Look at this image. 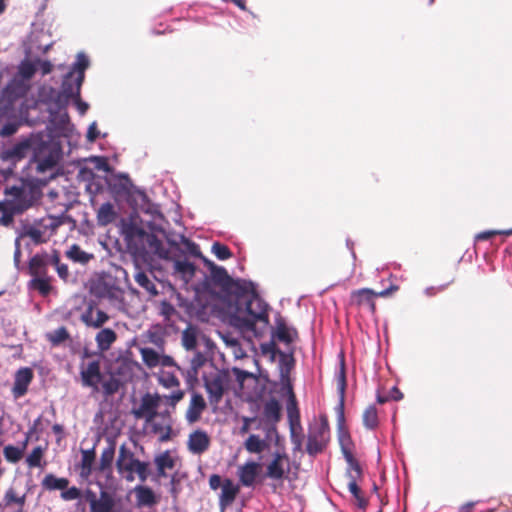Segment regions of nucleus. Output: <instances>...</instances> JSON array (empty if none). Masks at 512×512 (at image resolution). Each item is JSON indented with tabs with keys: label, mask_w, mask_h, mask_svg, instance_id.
Here are the masks:
<instances>
[{
	"label": "nucleus",
	"mask_w": 512,
	"mask_h": 512,
	"mask_svg": "<svg viewBox=\"0 0 512 512\" xmlns=\"http://www.w3.org/2000/svg\"><path fill=\"white\" fill-rule=\"evenodd\" d=\"M45 452L46 447L44 446L39 445L33 448L25 459L27 466L29 468H44L46 464L44 461Z\"/></svg>",
	"instance_id": "obj_26"
},
{
	"label": "nucleus",
	"mask_w": 512,
	"mask_h": 512,
	"mask_svg": "<svg viewBox=\"0 0 512 512\" xmlns=\"http://www.w3.org/2000/svg\"><path fill=\"white\" fill-rule=\"evenodd\" d=\"M104 393L107 395H111L115 393L119 388V383L115 379H110L102 383Z\"/></svg>",
	"instance_id": "obj_53"
},
{
	"label": "nucleus",
	"mask_w": 512,
	"mask_h": 512,
	"mask_svg": "<svg viewBox=\"0 0 512 512\" xmlns=\"http://www.w3.org/2000/svg\"><path fill=\"white\" fill-rule=\"evenodd\" d=\"M140 354L143 362L149 367L154 368L159 366L160 354L152 348L144 347L140 348Z\"/></svg>",
	"instance_id": "obj_36"
},
{
	"label": "nucleus",
	"mask_w": 512,
	"mask_h": 512,
	"mask_svg": "<svg viewBox=\"0 0 512 512\" xmlns=\"http://www.w3.org/2000/svg\"><path fill=\"white\" fill-rule=\"evenodd\" d=\"M389 397H390L391 399H393V400L398 401V400L402 399L403 394L400 392V390H399L397 387H393V388L391 389V392H390Z\"/></svg>",
	"instance_id": "obj_63"
},
{
	"label": "nucleus",
	"mask_w": 512,
	"mask_h": 512,
	"mask_svg": "<svg viewBox=\"0 0 512 512\" xmlns=\"http://www.w3.org/2000/svg\"><path fill=\"white\" fill-rule=\"evenodd\" d=\"M337 390L339 393V403L336 407L337 410V421L340 427L339 433V443L341 447V451L343 456L349 466L348 469L356 468L358 471L360 464L358 460L355 458L353 450L354 444L348 432L342 431V426L344 424V403H345V390H346V372H345V363L342 358L340 363L339 373L337 375Z\"/></svg>",
	"instance_id": "obj_4"
},
{
	"label": "nucleus",
	"mask_w": 512,
	"mask_h": 512,
	"mask_svg": "<svg viewBox=\"0 0 512 512\" xmlns=\"http://www.w3.org/2000/svg\"><path fill=\"white\" fill-rule=\"evenodd\" d=\"M66 255L69 259H71L74 262L86 264L89 262L93 255L85 252L77 245H72L66 252Z\"/></svg>",
	"instance_id": "obj_34"
},
{
	"label": "nucleus",
	"mask_w": 512,
	"mask_h": 512,
	"mask_svg": "<svg viewBox=\"0 0 512 512\" xmlns=\"http://www.w3.org/2000/svg\"><path fill=\"white\" fill-rule=\"evenodd\" d=\"M305 439L303 461L311 465L313 458L323 453L330 442V427L325 414L319 416V421L309 424Z\"/></svg>",
	"instance_id": "obj_5"
},
{
	"label": "nucleus",
	"mask_w": 512,
	"mask_h": 512,
	"mask_svg": "<svg viewBox=\"0 0 512 512\" xmlns=\"http://www.w3.org/2000/svg\"><path fill=\"white\" fill-rule=\"evenodd\" d=\"M239 292L227 303L225 314L229 324L244 337H261L268 331V305L256 293L254 285L243 282Z\"/></svg>",
	"instance_id": "obj_1"
},
{
	"label": "nucleus",
	"mask_w": 512,
	"mask_h": 512,
	"mask_svg": "<svg viewBox=\"0 0 512 512\" xmlns=\"http://www.w3.org/2000/svg\"><path fill=\"white\" fill-rule=\"evenodd\" d=\"M222 480L221 477L218 475H212L209 479V485L212 489L216 490L219 487L222 488Z\"/></svg>",
	"instance_id": "obj_61"
},
{
	"label": "nucleus",
	"mask_w": 512,
	"mask_h": 512,
	"mask_svg": "<svg viewBox=\"0 0 512 512\" xmlns=\"http://www.w3.org/2000/svg\"><path fill=\"white\" fill-rule=\"evenodd\" d=\"M159 365L163 367H171L175 365L172 357L164 354H160Z\"/></svg>",
	"instance_id": "obj_59"
},
{
	"label": "nucleus",
	"mask_w": 512,
	"mask_h": 512,
	"mask_svg": "<svg viewBox=\"0 0 512 512\" xmlns=\"http://www.w3.org/2000/svg\"><path fill=\"white\" fill-rule=\"evenodd\" d=\"M187 446L191 453L196 455L202 454L210 446V437L203 430H195L189 435Z\"/></svg>",
	"instance_id": "obj_19"
},
{
	"label": "nucleus",
	"mask_w": 512,
	"mask_h": 512,
	"mask_svg": "<svg viewBox=\"0 0 512 512\" xmlns=\"http://www.w3.org/2000/svg\"><path fill=\"white\" fill-rule=\"evenodd\" d=\"M69 481L66 478H58L53 474L44 477L42 485L48 490H64L68 487Z\"/></svg>",
	"instance_id": "obj_33"
},
{
	"label": "nucleus",
	"mask_w": 512,
	"mask_h": 512,
	"mask_svg": "<svg viewBox=\"0 0 512 512\" xmlns=\"http://www.w3.org/2000/svg\"><path fill=\"white\" fill-rule=\"evenodd\" d=\"M135 493L139 505L150 506L155 503V495L153 491L145 486H137Z\"/></svg>",
	"instance_id": "obj_35"
},
{
	"label": "nucleus",
	"mask_w": 512,
	"mask_h": 512,
	"mask_svg": "<svg viewBox=\"0 0 512 512\" xmlns=\"http://www.w3.org/2000/svg\"><path fill=\"white\" fill-rule=\"evenodd\" d=\"M81 320L87 325L92 326L94 328H99L103 324H105L109 317L108 315L101 310H94L92 307H89L82 315Z\"/></svg>",
	"instance_id": "obj_22"
},
{
	"label": "nucleus",
	"mask_w": 512,
	"mask_h": 512,
	"mask_svg": "<svg viewBox=\"0 0 512 512\" xmlns=\"http://www.w3.org/2000/svg\"><path fill=\"white\" fill-rule=\"evenodd\" d=\"M163 398L157 393H146L140 401L134 405L132 414L136 419H142L147 422L149 419L158 414Z\"/></svg>",
	"instance_id": "obj_13"
},
{
	"label": "nucleus",
	"mask_w": 512,
	"mask_h": 512,
	"mask_svg": "<svg viewBox=\"0 0 512 512\" xmlns=\"http://www.w3.org/2000/svg\"><path fill=\"white\" fill-rule=\"evenodd\" d=\"M155 465L157 467L158 474L165 476L166 470H171L174 468L175 458L169 451L162 452L155 457Z\"/></svg>",
	"instance_id": "obj_28"
},
{
	"label": "nucleus",
	"mask_w": 512,
	"mask_h": 512,
	"mask_svg": "<svg viewBox=\"0 0 512 512\" xmlns=\"http://www.w3.org/2000/svg\"><path fill=\"white\" fill-rule=\"evenodd\" d=\"M29 269L34 277L46 276V262L43 257L35 255L30 260Z\"/></svg>",
	"instance_id": "obj_37"
},
{
	"label": "nucleus",
	"mask_w": 512,
	"mask_h": 512,
	"mask_svg": "<svg viewBox=\"0 0 512 512\" xmlns=\"http://www.w3.org/2000/svg\"><path fill=\"white\" fill-rule=\"evenodd\" d=\"M28 443V437L26 438L25 442L23 443V446L16 447L13 445H7L3 448V455L5 459L10 463H17L21 460L24 454V450L26 448V445Z\"/></svg>",
	"instance_id": "obj_31"
},
{
	"label": "nucleus",
	"mask_w": 512,
	"mask_h": 512,
	"mask_svg": "<svg viewBox=\"0 0 512 512\" xmlns=\"http://www.w3.org/2000/svg\"><path fill=\"white\" fill-rule=\"evenodd\" d=\"M81 491L77 487H71L68 489H64L61 493V498L65 501L76 500L80 498Z\"/></svg>",
	"instance_id": "obj_50"
},
{
	"label": "nucleus",
	"mask_w": 512,
	"mask_h": 512,
	"mask_svg": "<svg viewBox=\"0 0 512 512\" xmlns=\"http://www.w3.org/2000/svg\"><path fill=\"white\" fill-rule=\"evenodd\" d=\"M37 71L35 61L24 60L18 67V74L24 80L31 79Z\"/></svg>",
	"instance_id": "obj_42"
},
{
	"label": "nucleus",
	"mask_w": 512,
	"mask_h": 512,
	"mask_svg": "<svg viewBox=\"0 0 512 512\" xmlns=\"http://www.w3.org/2000/svg\"><path fill=\"white\" fill-rule=\"evenodd\" d=\"M184 396V392L182 390H177L172 392L169 396H162L163 399H166L172 407H174Z\"/></svg>",
	"instance_id": "obj_56"
},
{
	"label": "nucleus",
	"mask_w": 512,
	"mask_h": 512,
	"mask_svg": "<svg viewBox=\"0 0 512 512\" xmlns=\"http://www.w3.org/2000/svg\"><path fill=\"white\" fill-rule=\"evenodd\" d=\"M250 453H261L266 448V442L257 435H250L244 443Z\"/></svg>",
	"instance_id": "obj_38"
},
{
	"label": "nucleus",
	"mask_w": 512,
	"mask_h": 512,
	"mask_svg": "<svg viewBox=\"0 0 512 512\" xmlns=\"http://www.w3.org/2000/svg\"><path fill=\"white\" fill-rule=\"evenodd\" d=\"M198 329L194 326H188L182 332V345L186 350H194L197 346Z\"/></svg>",
	"instance_id": "obj_32"
},
{
	"label": "nucleus",
	"mask_w": 512,
	"mask_h": 512,
	"mask_svg": "<svg viewBox=\"0 0 512 512\" xmlns=\"http://www.w3.org/2000/svg\"><path fill=\"white\" fill-rule=\"evenodd\" d=\"M475 502H468L461 506L459 512H472Z\"/></svg>",
	"instance_id": "obj_64"
},
{
	"label": "nucleus",
	"mask_w": 512,
	"mask_h": 512,
	"mask_svg": "<svg viewBox=\"0 0 512 512\" xmlns=\"http://www.w3.org/2000/svg\"><path fill=\"white\" fill-rule=\"evenodd\" d=\"M116 333L109 328H105L100 330L96 335V343L97 347L101 351H107L111 345L116 341Z\"/></svg>",
	"instance_id": "obj_29"
},
{
	"label": "nucleus",
	"mask_w": 512,
	"mask_h": 512,
	"mask_svg": "<svg viewBox=\"0 0 512 512\" xmlns=\"http://www.w3.org/2000/svg\"><path fill=\"white\" fill-rule=\"evenodd\" d=\"M26 208H27L26 205H19V204L11 203V202H7V203L0 202V213H1L0 224L7 226L12 222L13 217L9 211L21 212Z\"/></svg>",
	"instance_id": "obj_25"
},
{
	"label": "nucleus",
	"mask_w": 512,
	"mask_h": 512,
	"mask_svg": "<svg viewBox=\"0 0 512 512\" xmlns=\"http://www.w3.org/2000/svg\"><path fill=\"white\" fill-rule=\"evenodd\" d=\"M135 281L138 285L143 287L149 294L157 295V289L153 282L149 279L145 272L139 271L135 275Z\"/></svg>",
	"instance_id": "obj_44"
},
{
	"label": "nucleus",
	"mask_w": 512,
	"mask_h": 512,
	"mask_svg": "<svg viewBox=\"0 0 512 512\" xmlns=\"http://www.w3.org/2000/svg\"><path fill=\"white\" fill-rule=\"evenodd\" d=\"M279 343L288 346V328L285 323H280L272 332L271 340L261 344V351L264 356H268L272 361H279L282 366L286 365V355L278 347Z\"/></svg>",
	"instance_id": "obj_8"
},
{
	"label": "nucleus",
	"mask_w": 512,
	"mask_h": 512,
	"mask_svg": "<svg viewBox=\"0 0 512 512\" xmlns=\"http://www.w3.org/2000/svg\"><path fill=\"white\" fill-rule=\"evenodd\" d=\"M174 271L181 279L188 283L192 280L195 274V266L188 260H175L173 263Z\"/></svg>",
	"instance_id": "obj_24"
},
{
	"label": "nucleus",
	"mask_w": 512,
	"mask_h": 512,
	"mask_svg": "<svg viewBox=\"0 0 512 512\" xmlns=\"http://www.w3.org/2000/svg\"><path fill=\"white\" fill-rule=\"evenodd\" d=\"M290 441L293 445V465L297 472L305 473L302 468L304 458L305 434L301 425L300 409L296 395L290 384Z\"/></svg>",
	"instance_id": "obj_6"
},
{
	"label": "nucleus",
	"mask_w": 512,
	"mask_h": 512,
	"mask_svg": "<svg viewBox=\"0 0 512 512\" xmlns=\"http://www.w3.org/2000/svg\"><path fill=\"white\" fill-rule=\"evenodd\" d=\"M30 237L35 243H39L42 241V233L38 229H31L26 234Z\"/></svg>",
	"instance_id": "obj_60"
},
{
	"label": "nucleus",
	"mask_w": 512,
	"mask_h": 512,
	"mask_svg": "<svg viewBox=\"0 0 512 512\" xmlns=\"http://www.w3.org/2000/svg\"><path fill=\"white\" fill-rule=\"evenodd\" d=\"M6 506L13 504L17 506H24L26 503V494L18 495L13 488H9L5 491L3 498Z\"/></svg>",
	"instance_id": "obj_40"
},
{
	"label": "nucleus",
	"mask_w": 512,
	"mask_h": 512,
	"mask_svg": "<svg viewBox=\"0 0 512 512\" xmlns=\"http://www.w3.org/2000/svg\"><path fill=\"white\" fill-rule=\"evenodd\" d=\"M33 152V159L37 163V171L45 172L53 168L58 160L56 153L48 151V146L40 135H31L21 140L12 148L7 149L4 158L11 161H19Z\"/></svg>",
	"instance_id": "obj_3"
},
{
	"label": "nucleus",
	"mask_w": 512,
	"mask_h": 512,
	"mask_svg": "<svg viewBox=\"0 0 512 512\" xmlns=\"http://www.w3.org/2000/svg\"><path fill=\"white\" fill-rule=\"evenodd\" d=\"M100 136H101V133L98 130L97 123L96 122H92L89 125L88 130H87V135H86L87 140L89 142H94Z\"/></svg>",
	"instance_id": "obj_54"
},
{
	"label": "nucleus",
	"mask_w": 512,
	"mask_h": 512,
	"mask_svg": "<svg viewBox=\"0 0 512 512\" xmlns=\"http://www.w3.org/2000/svg\"><path fill=\"white\" fill-rule=\"evenodd\" d=\"M88 66V57L84 53H78L72 70L65 76L63 80L61 92H57L53 88H49L50 97L46 98L44 96L46 89L43 88L40 92L41 100L45 102H54L56 106H60L62 104V98H76L77 108L80 114L84 115L89 106L87 103L82 102L78 97L82 82L84 80V72Z\"/></svg>",
	"instance_id": "obj_2"
},
{
	"label": "nucleus",
	"mask_w": 512,
	"mask_h": 512,
	"mask_svg": "<svg viewBox=\"0 0 512 512\" xmlns=\"http://www.w3.org/2000/svg\"><path fill=\"white\" fill-rule=\"evenodd\" d=\"M363 424L368 429H375L378 424V413L374 406H369L363 413Z\"/></svg>",
	"instance_id": "obj_41"
},
{
	"label": "nucleus",
	"mask_w": 512,
	"mask_h": 512,
	"mask_svg": "<svg viewBox=\"0 0 512 512\" xmlns=\"http://www.w3.org/2000/svg\"><path fill=\"white\" fill-rule=\"evenodd\" d=\"M496 235H502V231L501 230L482 231L475 236V240L476 241H486Z\"/></svg>",
	"instance_id": "obj_55"
},
{
	"label": "nucleus",
	"mask_w": 512,
	"mask_h": 512,
	"mask_svg": "<svg viewBox=\"0 0 512 512\" xmlns=\"http://www.w3.org/2000/svg\"><path fill=\"white\" fill-rule=\"evenodd\" d=\"M227 383V375L221 372H216L206 378L205 387L209 396L218 401L221 399Z\"/></svg>",
	"instance_id": "obj_17"
},
{
	"label": "nucleus",
	"mask_w": 512,
	"mask_h": 512,
	"mask_svg": "<svg viewBox=\"0 0 512 512\" xmlns=\"http://www.w3.org/2000/svg\"><path fill=\"white\" fill-rule=\"evenodd\" d=\"M37 70H40L42 75L49 74L52 71L53 65L50 61L36 60Z\"/></svg>",
	"instance_id": "obj_57"
},
{
	"label": "nucleus",
	"mask_w": 512,
	"mask_h": 512,
	"mask_svg": "<svg viewBox=\"0 0 512 512\" xmlns=\"http://www.w3.org/2000/svg\"><path fill=\"white\" fill-rule=\"evenodd\" d=\"M80 377L83 386L91 388L93 392H98L103 378L100 362L98 360L83 362L80 367Z\"/></svg>",
	"instance_id": "obj_15"
},
{
	"label": "nucleus",
	"mask_w": 512,
	"mask_h": 512,
	"mask_svg": "<svg viewBox=\"0 0 512 512\" xmlns=\"http://www.w3.org/2000/svg\"><path fill=\"white\" fill-rule=\"evenodd\" d=\"M86 500L91 512H120L115 495L102 490L97 496L93 491L86 492Z\"/></svg>",
	"instance_id": "obj_14"
},
{
	"label": "nucleus",
	"mask_w": 512,
	"mask_h": 512,
	"mask_svg": "<svg viewBox=\"0 0 512 512\" xmlns=\"http://www.w3.org/2000/svg\"><path fill=\"white\" fill-rule=\"evenodd\" d=\"M94 462L93 451L84 450L82 451L81 461V476L87 478L92 472V466Z\"/></svg>",
	"instance_id": "obj_43"
},
{
	"label": "nucleus",
	"mask_w": 512,
	"mask_h": 512,
	"mask_svg": "<svg viewBox=\"0 0 512 512\" xmlns=\"http://www.w3.org/2000/svg\"><path fill=\"white\" fill-rule=\"evenodd\" d=\"M224 341L226 342L227 345H229L232 348H234V354H235L236 357L242 356L243 352L239 348L238 341L236 339L231 338L229 336H226V337H224Z\"/></svg>",
	"instance_id": "obj_58"
},
{
	"label": "nucleus",
	"mask_w": 512,
	"mask_h": 512,
	"mask_svg": "<svg viewBox=\"0 0 512 512\" xmlns=\"http://www.w3.org/2000/svg\"><path fill=\"white\" fill-rule=\"evenodd\" d=\"M117 217L114 206L107 202L100 206L97 211V222L100 226H106L112 223Z\"/></svg>",
	"instance_id": "obj_27"
},
{
	"label": "nucleus",
	"mask_w": 512,
	"mask_h": 512,
	"mask_svg": "<svg viewBox=\"0 0 512 512\" xmlns=\"http://www.w3.org/2000/svg\"><path fill=\"white\" fill-rule=\"evenodd\" d=\"M264 417L269 422H276L279 420L280 405L276 400L272 399L265 404Z\"/></svg>",
	"instance_id": "obj_39"
},
{
	"label": "nucleus",
	"mask_w": 512,
	"mask_h": 512,
	"mask_svg": "<svg viewBox=\"0 0 512 512\" xmlns=\"http://www.w3.org/2000/svg\"><path fill=\"white\" fill-rule=\"evenodd\" d=\"M205 408L206 403L203 396L198 393H193L185 415L187 422L190 424L197 422Z\"/></svg>",
	"instance_id": "obj_20"
},
{
	"label": "nucleus",
	"mask_w": 512,
	"mask_h": 512,
	"mask_svg": "<svg viewBox=\"0 0 512 512\" xmlns=\"http://www.w3.org/2000/svg\"><path fill=\"white\" fill-rule=\"evenodd\" d=\"M49 340L55 344L64 341L68 337V333L65 328L61 327L50 333Z\"/></svg>",
	"instance_id": "obj_51"
},
{
	"label": "nucleus",
	"mask_w": 512,
	"mask_h": 512,
	"mask_svg": "<svg viewBox=\"0 0 512 512\" xmlns=\"http://www.w3.org/2000/svg\"><path fill=\"white\" fill-rule=\"evenodd\" d=\"M204 363L205 357L200 352L195 353L190 360V367L187 371V376L195 379L198 375L199 369L204 365Z\"/></svg>",
	"instance_id": "obj_45"
},
{
	"label": "nucleus",
	"mask_w": 512,
	"mask_h": 512,
	"mask_svg": "<svg viewBox=\"0 0 512 512\" xmlns=\"http://www.w3.org/2000/svg\"><path fill=\"white\" fill-rule=\"evenodd\" d=\"M57 271L61 278H66L68 276V268L66 265L58 264V259L56 258Z\"/></svg>",
	"instance_id": "obj_62"
},
{
	"label": "nucleus",
	"mask_w": 512,
	"mask_h": 512,
	"mask_svg": "<svg viewBox=\"0 0 512 512\" xmlns=\"http://www.w3.org/2000/svg\"><path fill=\"white\" fill-rule=\"evenodd\" d=\"M30 283L34 289L43 295L48 294L51 289L49 279L46 276L34 277Z\"/></svg>",
	"instance_id": "obj_46"
},
{
	"label": "nucleus",
	"mask_w": 512,
	"mask_h": 512,
	"mask_svg": "<svg viewBox=\"0 0 512 512\" xmlns=\"http://www.w3.org/2000/svg\"><path fill=\"white\" fill-rule=\"evenodd\" d=\"M396 290H398V287L395 285H392L388 289H385L380 292H375L369 288L354 290L351 292L350 295V305L358 309H367L372 314H375V299L377 297H387Z\"/></svg>",
	"instance_id": "obj_9"
},
{
	"label": "nucleus",
	"mask_w": 512,
	"mask_h": 512,
	"mask_svg": "<svg viewBox=\"0 0 512 512\" xmlns=\"http://www.w3.org/2000/svg\"><path fill=\"white\" fill-rule=\"evenodd\" d=\"M92 291L97 297L107 299L115 308L124 309V291L115 285L112 278L97 280L92 286Z\"/></svg>",
	"instance_id": "obj_10"
},
{
	"label": "nucleus",
	"mask_w": 512,
	"mask_h": 512,
	"mask_svg": "<svg viewBox=\"0 0 512 512\" xmlns=\"http://www.w3.org/2000/svg\"><path fill=\"white\" fill-rule=\"evenodd\" d=\"M159 383L165 388L179 387L180 382L177 377L169 372H162L158 377Z\"/></svg>",
	"instance_id": "obj_47"
},
{
	"label": "nucleus",
	"mask_w": 512,
	"mask_h": 512,
	"mask_svg": "<svg viewBox=\"0 0 512 512\" xmlns=\"http://www.w3.org/2000/svg\"><path fill=\"white\" fill-rule=\"evenodd\" d=\"M116 466L118 473L128 482L135 480V474L139 476L141 481H145L147 478V464L136 459L133 452L127 449L125 445L119 448Z\"/></svg>",
	"instance_id": "obj_7"
},
{
	"label": "nucleus",
	"mask_w": 512,
	"mask_h": 512,
	"mask_svg": "<svg viewBox=\"0 0 512 512\" xmlns=\"http://www.w3.org/2000/svg\"><path fill=\"white\" fill-rule=\"evenodd\" d=\"M261 470L257 462H247L238 469V476L244 486H252Z\"/></svg>",
	"instance_id": "obj_21"
},
{
	"label": "nucleus",
	"mask_w": 512,
	"mask_h": 512,
	"mask_svg": "<svg viewBox=\"0 0 512 512\" xmlns=\"http://www.w3.org/2000/svg\"><path fill=\"white\" fill-rule=\"evenodd\" d=\"M136 238L139 241V247L136 248L139 253L157 256L160 259L169 258L168 249L154 234L137 229Z\"/></svg>",
	"instance_id": "obj_11"
},
{
	"label": "nucleus",
	"mask_w": 512,
	"mask_h": 512,
	"mask_svg": "<svg viewBox=\"0 0 512 512\" xmlns=\"http://www.w3.org/2000/svg\"><path fill=\"white\" fill-rule=\"evenodd\" d=\"M19 124L16 122L6 123L0 130V135L3 137L11 136L17 132Z\"/></svg>",
	"instance_id": "obj_52"
},
{
	"label": "nucleus",
	"mask_w": 512,
	"mask_h": 512,
	"mask_svg": "<svg viewBox=\"0 0 512 512\" xmlns=\"http://www.w3.org/2000/svg\"><path fill=\"white\" fill-rule=\"evenodd\" d=\"M238 491L239 487L231 480H225L223 482L220 494L221 512H225L226 507L233 502Z\"/></svg>",
	"instance_id": "obj_23"
},
{
	"label": "nucleus",
	"mask_w": 512,
	"mask_h": 512,
	"mask_svg": "<svg viewBox=\"0 0 512 512\" xmlns=\"http://www.w3.org/2000/svg\"><path fill=\"white\" fill-rule=\"evenodd\" d=\"M32 379L33 371L31 368L23 367L16 372L12 388V393L15 398H20L26 394Z\"/></svg>",
	"instance_id": "obj_18"
},
{
	"label": "nucleus",
	"mask_w": 512,
	"mask_h": 512,
	"mask_svg": "<svg viewBox=\"0 0 512 512\" xmlns=\"http://www.w3.org/2000/svg\"><path fill=\"white\" fill-rule=\"evenodd\" d=\"M115 456V446L110 443L101 453L98 469L102 472L111 473V466Z\"/></svg>",
	"instance_id": "obj_30"
},
{
	"label": "nucleus",
	"mask_w": 512,
	"mask_h": 512,
	"mask_svg": "<svg viewBox=\"0 0 512 512\" xmlns=\"http://www.w3.org/2000/svg\"><path fill=\"white\" fill-rule=\"evenodd\" d=\"M281 456L278 455L268 466L267 474L271 478L278 479L283 475V469L280 466Z\"/></svg>",
	"instance_id": "obj_48"
},
{
	"label": "nucleus",
	"mask_w": 512,
	"mask_h": 512,
	"mask_svg": "<svg viewBox=\"0 0 512 512\" xmlns=\"http://www.w3.org/2000/svg\"><path fill=\"white\" fill-rule=\"evenodd\" d=\"M212 253L219 259V260H226L231 257V252L228 249L227 246L220 244L218 242H215L212 245Z\"/></svg>",
	"instance_id": "obj_49"
},
{
	"label": "nucleus",
	"mask_w": 512,
	"mask_h": 512,
	"mask_svg": "<svg viewBox=\"0 0 512 512\" xmlns=\"http://www.w3.org/2000/svg\"><path fill=\"white\" fill-rule=\"evenodd\" d=\"M347 477L349 479L348 489L354 498L355 505L360 509H365L368 505V500L358 485V481L363 477L362 468L359 467L358 471L356 468L348 469Z\"/></svg>",
	"instance_id": "obj_16"
},
{
	"label": "nucleus",
	"mask_w": 512,
	"mask_h": 512,
	"mask_svg": "<svg viewBox=\"0 0 512 512\" xmlns=\"http://www.w3.org/2000/svg\"><path fill=\"white\" fill-rule=\"evenodd\" d=\"M173 419L168 410L160 411L154 417L145 422L147 431L165 442L171 439Z\"/></svg>",
	"instance_id": "obj_12"
}]
</instances>
